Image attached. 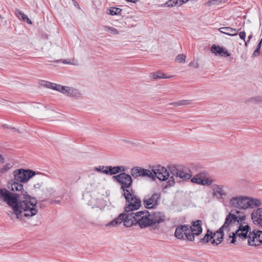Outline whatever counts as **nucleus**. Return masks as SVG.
Wrapping results in <instances>:
<instances>
[{
	"label": "nucleus",
	"instance_id": "nucleus-25",
	"mask_svg": "<svg viewBox=\"0 0 262 262\" xmlns=\"http://www.w3.org/2000/svg\"><path fill=\"white\" fill-rule=\"evenodd\" d=\"M123 216H124V213L120 214L117 218L115 219L114 220H113L110 223L106 224L105 225V227H108L110 226L115 227V226H117L118 225L121 224L123 222V221L124 219Z\"/></svg>",
	"mask_w": 262,
	"mask_h": 262
},
{
	"label": "nucleus",
	"instance_id": "nucleus-11",
	"mask_svg": "<svg viewBox=\"0 0 262 262\" xmlns=\"http://www.w3.org/2000/svg\"><path fill=\"white\" fill-rule=\"evenodd\" d=\"M248 244L254 247L262 244V231L254 230L250 232Z\"/></svg>",
	"mask_w": 262,
	"mask_h": 262
},
{
	"label": "nucleus",
	"instance_id": "nucleus-6",
	"mask_svg": "<svg viewBox=\"0 0 262 262\" xmlns=\"http://www.w3.org/2000/svg\"><path fill=\"white\" fill-rule=\"evenodd\" d=\"M161 194L160 192H154L144 196L143 204L146 209H156L160 204Z\"/></svg>",
	"mask_w": 262,
	"mask_h": 262
},
{
	"label": "nucleus",
	"instance_id": "nucleus-58",
	"mask_svg": "<svg viewBox=\"0 0 262 262\" xmlns=\"http://www.w3.org/2000/svg\"><path fill=\"white\" fill-rule=\"evenodd\" d=\"M60 61H61V60H56L55 62H59Z\"/></svg>",
	"mask_w": 262,
	"mask_h": 262
},
{
	"label": "nucleus",
	"instance_id": "nucleus-10",
	"mask_svg": "<svg viewBox=\"0 0 262 262\" xmlns=\"http://www.w3.org/2000/svg\"><path fill=\"white\" fill-rule=\"evenodd\" d=\"M151 172L152 176L154 177V179H151L153 181L156 180V178L161 181H165L170 178V172L167 169L161 165H158L156 167H154Z\"/></svg>",
	"mask_w": 262,
	"mask_h": 262
},
{
	"label": "nucleus",
	"instance_id": "nucleus-56",
	"mask_svg": "<svg viewBox=\"0 0 262 262\" xmlns=\"http://www.w3.org/2000/svg\"><path fill=\"white\" fill-rule=\"evenodd\" d=\"M248 42V41H245V46H246V47H247V42Z\"/></svg>",
	"mask_w": 262,
	"mask_h": 262
},
{
	"label": "nucleus",
	"instance_id": "nucleus-4",
	"mask_svg": "<svg viewBox=\"0 0 262 262\" xmlns=\"http://www.w3.org/2000/svg\"><path fill=\"white\" fill-rule=\"evenodd\" d=\"M36 175L34 170L31 169H18L14 171V180L10 181L8 183V188L11 187L13 183H16L22 186L23 189L24 185L20 183H26L33 176Z\"/></svg>",
	"mask_w": 262,
	"mask_h": 262
},
{
	"label": "nucleus",
	"instance_id": "nucleus-43",
	"mask_svg": "<svg viewBox=\"0 0 262 262\" xmlns=\"http://www.w3.org/2000/svg\"><path fill=\"white\" fill-rule=\"evenodd\" d=\"M237 221L238 222V225H239V224H242V222L243 221H244L246 219V216L245 215H242V216H237Z\"/></svg>",
	"mask_w": 262,
	"mask_h": 262
},
{
	"label": "nucleus",
	"instance_id": "nucleus-61",
	"mask_svg": "<svg viewBox=\"0 0 262 262\" xmlns=\"http://www.w3.org/2000/svg\"><path fill=\"white\" fill-rule=\"evenodd\" d=\"M127 2H130V0H126Z\"/></svg>",
	"mask_w": 262,
	"mask_h": 262
},
{
	"label": "nucleus",
	"instance_id": "nucleus-16",
	"mask_svg": "<svg viewBox=\"0 0 262 262\" xmlns=\"http://www.w3.org/2000/svg\"><path fill=\"white\" fill-rule=\"evenodd\" d=\"M105 170L103 171V173L107 175H114L126 171V167L123 166H106V167H103Z\"/></svg>",
	"mask_w": 262,
	"mask_h": 262
},
{
	"label": "nucleus",
	"instance_id": "nucleus-40",
	"mask_svg": "<svg viewBox=\"0 0 262 262\" xmlns=\"http://www.w3.org/2000/svg\"><path fill=\"white\" fill-rule=\"evenodd\" d=\"M185 58H186V56L185 55H184L183 54H180L177 56V57L176 58V60L177 62L181 63L183 61H185Z\"/></svg>",
	"mask_w": 262,
	"mask_h": 262
},
{
	"label": "nucleus",
	"instance_id": "nucleus-39",
	"mask_svg": "<svg viewBox=\"0 0 262 262\" xmlns=\"http://www.w3.org/2000/svg\"><path fill=\"white\" fill-rule=\"evenodd\" d=\"M222 1L223 0H208L206 3V5L209 6L211 5H217L221 3Z\"/></svg>",
	"mask_w": 262,
	"mask_h": 262
},
{
	"label": "nucleus",
	"instance_id": "nucleus-59",
	"mask_svg": "<svg viewBox=\"0 0 262 262\" xmlns=\"http://www.w3.org/2000/svg\"><path fill=\"white\" fill-rule=\"evenodd\" d=\"M34 180L35 183H38V181H36L35 180V178L34 179Z\"/></svg>",
	"mask_w": 262,
	"mask_h": 262
},
{
	"label": "nucleus",
	"instance_id": "nucleus-53",
	"mask_svg": "<svg viewBox=\"0 0 262 262\" xmlns=\"http://www.w3.org/2000/svg\"><path fill=\"white\" fill-rule=\"evenodd\" d=\"M10 128H11V129H13V130H16V131L18 132V133H20V132H19V130L18 129H16V128H15V127H10Z\"/></svg>",
	"mask_w": 262,
	"mask_h": 262
},
{
	"label": "nucleus",
	"instance_id": "nucleus-33",
	"mask_svg": "<svg viewBox=\"0 0 262 262\" xmlns=\"http://www.w3.org/2000/svg\"><path fill=\"white\" fill-rule=\"evenodd\" d=\"M150 77L152 79L168 78V77H166L164 73H162L159 72L151 73Z\"/></svg>",
	"mask_w": 262,
	"mask_h": 262
},
{
	"label": "nucleus",
	"instance_id": "nucleus-7",
	"mask_svg": "<svg viewBox=\"0 0 262 262\" xmlns=\"http://www.w3.org/2000/svg\"><path fill=\"white\" fill-rule=\"evenodd\" d=\"M132 175L122 172L120 174L113 176V178L121 185V189L124 192L126 190H129V188L133 184Z\"/></svg>",
	"mask_w": 262,
	"mask_h": 262
},
{
	"label": "nucleus",
	"instance_id": "nucleus-20",
	"mask_svg": "<svg viewBox=\"0 0 262 262\" xmlns=\"http://www.w3.org/2000/svg\"><path fill=\"white\" fill-rule=\"evenodd\" d=\"M202 221L200 220H196L192 222L191 228L192 229V231L196 236L200 235L203 231Z\"/></svg>",
	"mask_w": 262,
	"mask_h": 262
},
{
	"label": "nucleus",
	"instance_id": "nucleus-5",
	"mask_svg": "<svg viewBox=\"0 0 262 262\" xmlns=\"http://www.w3.org/2000/svg\"><path fill=\"white\" fill-rule=\"evenodd\" d=\"M168 169L171 174L167 182L169 187L174 185L175 183V179L174 177L177 179L179 178L182 181H187L189 180L191 177V174L184 171V170L180 168L177 165H170L168 167Z\"/></svg>",
	"mask_w": 262,
	"mask_h": 262
},
{
	"label": "nucleus",
	"instance_id": "nucleus-12",
	"mask_svg": "<svg viewBox=\"0 0 262 262\" xmlns=\"http://www.w3.org/2000/svg\"><path fill=\"white\" fill-rule=\"evenodd\" d=\"M130 174L134 178H137L139 177H147L151 179H154V177L152 176V173L150 170L140 167L136 166L133 167L130 170Z\"/></svg>",
	"mask_w": 262,
	"mask_h": 262
},
{
	"label": "nucleus",
	"instance_id": "nucleus-62",
	"mask_svg": "<svg viewBox=\"0 0 262 262\" xmlns=\"http://www.w3.org/2000/svg\"><path fill=\"white\" fill-rule=\"evenodd\" d=\"M49 43L50 44V46L52 45L51 42H49Z\"/></svg>",
	"mask_w": 262,
	"mask_h": 262
},
{
	"label": "nucleus",
	"instance_id": "nucleus-1",
	"mask_svg": "<svg viewBox=\"0 0 262 262\" xmlns=\"http://www.w3.org/2000/svg\"><path fill=\"white\" fill-rule=\"evenodd\" d=\"M9 189L14 192L6 188L0 189V199L12 209L7 212L11 219L15 215L17 219L21 220L23 216L29 218L37 214L36 199L29 195L21 185L13 183Z\"/></svg>",
	"mask_w": 262,
	"mask_h": 262
},
{
	"label": "nucleus",
	"instance_id": "nucleus-51",
	"mask_svg": "<svg viewBox=\"0 0 262 262\" xmlns=\"http://www.w3.org/2000/svg\"><path fill=\"white\" fill-rule=\"evenodd\" d=\"M3 127H4V128H10L7 124H4L3 125Z\"/></svg>",
	"mask_w": 262,
	"mask_h": 262
},
{
	"label": "nucleus",
	"instance_id": "nucleus-14",
	"mask_svg": "<svg viewBox=\"0 0 262 262\" xmlns=\"http://www.w3.org/2000/svg\"><path fill=\"white\" fill-rule=\"evenodd\" d=\"M59 92L66 96L75 98H79L82 96L81 93L78 89L72 86L61 85Z\"/></svg>",
	"mask_w": 262,
	"mask_h": 262
},
{
	"label": "nucleus",
	"instance_id": "nucleus-57",
	"mask_svg": "<svg viewBox=\"0 0 262 262\" xmlns=\"http://www.w3.org/2000/svg\"><path fill=\"white\" fill-rule=\"evenodd\" d=\"M195 68H197L198 67V64H196L195 66H194Z\"/></svg>",
	"mask_w": 262,
	"mask_h": 262
},
{
	"label": "nucleus",
	"instance_id": "nucleus-32",
	"mask_svg": "<svg viewBox=\"0 0 262 262\" xmlns=\"http://www.w3.org/2000/svg\"><path fill=\"white\" fill-rule=\"evenodd\" d=\"M214 180L211 178L203 177L202 181L201 182L202 185L210 186L214 182Z\"/></svg>",
	"mask_w": 262,
	"mask_h": 262
},
{
	"label": "nucleus",
	"instance_id": "nucleus-63",
	"mask_svg": "<svg viewBox=\"0 0 262 262\" xmlns=\"http://www.w3.org/2000/svg\"><path fill=\"white\" fill-rule=\"evenodd\" d=\"M236 213L238 214L239 213V211H236Z\"/></svg>",
	"mask_w": 262,
	"mask_h": 262
},
{
	"label": "nucleus",
	"instance_id": "nucleus-22",
	"mask_svg": "<svg viewBox=\"0 0 262 262\" xmlns=\"http://www.w3.org/2000/svg\"><path fill=\"white\" fill-rule=\"evenodd\" d=\"M187 227L184 229V236L186 237V239L189 241H193L194 240L195 235L192 231V229L191 228V226L186 225Z\"/></svg>",
	"mask_w": 262,
	"mask_h": 262
},
{
	"label": "nucleus",
	"instance_id": "nucleus-3",
	"mask_svg": "<svg viewBox=\"0 0 262 262\" xmlns=\"http://www.w3.org/2000/svg\"><path fill=\"white\" fill-rule=\"evenodd\" d=\"M125 198L127 205L125 207V212H133L134 210L139 209L141 206V200L140 197L135 194L133 189L126 190L122 194Z\"/></svg>",
	"mask_w": 262,
	"mask_h": 262
},
{
	"label": "nucleus",
	"instance_id": "nucleus-8",
	"mask_svg": "<svg viewBox=\"0 0 262 262\" xmlns=\"http://www.w3.org/2000/svg\"><path fill=\"white\" fill-rule=\"evenodd\" d=\"M123 223L124 225L126 227H130L133 225L138 224L140 227L142 220L141 214H139V211L137 212H129L124 213Z\"/></svg>",
	"mask_w": 262,
	"mask_h": 262
},
{
	"label": "nucleus",
	"instance_id": "nucleus-35",
	"mask_svg": "<svg viewBox=\"0 0 262 262\" xmlns=\"http://www.w3.org/2000/svg\"><path fill=\"white\" fill-rule=\"evenodd\" d=\"M122 10L118 8L112 7L110 9L109 14L111 15H121Z\"/></svg>",
	"mask_w": 262,
	"mask_h": 262
},
{
	"label": "nucleus",
	"instance_id": "nucleus-46",
	"mask_svg": "<svg viewBox=\"0 0 262 262\" xmlns=\"http://www.w3.org/2000/svg\"><path fill=\"white\" fill-rule=\"evenodd\" d=\"M239 37L245 41L246 33L244 31L241 32L239 33Z\"/></svg>",
	"mask_w": 262,
	"mask_h": 262
},
{
	"label": "nucleus",
	"instance_id": "nucleus-37",
	"mask_svg": "<svg viewBox=\"0 0 262 262\" xmlns=\"http://www.w3.org/2000/svg\"><path fill=\"white\" fill-rule=\"evenodd\" d=\"M261 43H262V39H260L259 42L257 45L256 48L253 53V56H257L259 55L260 48H261Z\"/></svg>",
	"mask_w": 262,
	"mask_h": 262
},
{
	"label": "nucleus",
	"instance_id": "nucleus-24",
	"mask_svg": "<svg viewBox=\"0 0 262 262\" xmlns=\"http://www.w3.org/2000/svg\"><path fill=\"white\" fill-rule=\"evenodd\" d=\"M213 233L210 229H207L206 233L204 237L200 239L199 243L207 244L210 241H212L214 238Z\"/></svg>",
	"mask_w": 262,
	"mask_h": 262
},
{
	"label": "nucleus",
	"instance_id": "nucleus-47",
	"mask_svg": "<svg viewBox=\"0 0 262 262\" xmlns=\"http://www.w3.org/2000/svg\"><path fill=\"white\" fill-rule=\"evenodd\" d=\"M0 162L2 163H4L5 162V159L3 157V155L0 154Z\"/></svg>",
	"mask_w": 262,
	"mask_h": 262
},
{
	"label": "nucleus",
	"instance_id": "nucleus-42",
	"mask_svg": "<svg viewBox=\"0 0 262 262\" xmlns=\"http://www.w3.org/2000/svg\"><path fill=\"white\" fill-rule=\"evenodd\" d=\"M179 106L181 105H186L190 104V102L188 100H182L178 101Z\"/></svg>",
	"mask_w": 262,
	"mask_h": 262
},
{
	"label": "nucleus",
	"instance_id": "nucleus-36",
	"mask_svg": "<svg viewBox=\"0 0 262 262\" xmlns=\"http://www.w3.org/2000/svg\"><path fill=\"white\" fill-rule=\"evenodd\" d=\"M103 28L104 29H107L110 32V33L116 35V34H119L118 31L116 28H115L114 27L104 26Z\"/></svg>",
	"mask_w": 262,
	"mask_h": 262
},
{
	"label": "nucleus",
	"instance_id": "nucleus-2",
	"mask_svg": "<svg viewBox=\"0 0 262 262\" xmlns=\"http://www.w3.org/2000/svg\"><path fill=\"white\" fill-rule=\"evenodd\" d=\"M142 220L140 224L141 228L150 227V230L153 231L159 228V224L165 220V214L160 211L149 213L147 210L140 211Z\"/></svg>",
	"mask_w": 262,
	"mask_h": 262
},
{
	"label": "nucleus",
	"instance_id": "nucleus-41",
	"mask_svg": "<svg viewBox=\"0 0 262 262\" xmlns=\"http://www.w3.org/2000/svg\"><path fill=\"white\" fill-rule=\"evenodd\" d=\"M11 164L7 163L4 167L0 169V172L5 173L11 168Z\"/></svg>",
	"mask_w": 262,
	"mask_h": 262
},
{
	"label": "nucleus",
	"instance_id": "nucleus-9",
	"mask_svg": "<svg viewBox=\"0 0 262 262\" xmlns=\"http://www.w3.org/2000/svg\"><path fill=\"white\" fill-rule=\"evenodd\" d=\"M229 203L232 207L239 209H246L249 207L248 196L239 195L233 197Z\"/></svg>",
	"mask_w": 262,
	"mask_h": 262
},
{
	"label": "nucleus",
	"instance_id": "nucleus-50",
	"mask_svg": "<svg viewBox=\"0 0 262 262\" xmlns=\"http://www.w3.org/2000/svg\"><path fill=\"white\" fill-rule=\"evenodd\" d=\"M62 62L64 64H71V63L70 61H68V60H67V59L63 60Z\"/></svg>",
	"mask_w": 262,
	"mask_h": 262
},
{
	"label": "nucleus",
	"instance_id": "nucleus-26",
	"mask_svg": "<svg viewBox=\"0 0 262 262\" xmlns=\"http://www.w3.org/2000/svg\"><path fill=\"white\" fill-rule=\"evenodd\" d=\"M187 227L186 225H180L176 227L174 235L179 239H184V229Z\"/></svg>",
	"mask_w": 262,
	"mask_h": 262
},
{
	"label": "nucleus",
	"instance_id": "nucleus-48",
	"mask_svg": "<svg viewBox=\"0 0 262 262\" xmlns=\"http://www.w3.org/2000/svg\"><path fill=\"white\" fill-rule=\"evenodd\" d=\"M169 104L173 105V106H179L178 101L170 103H169Z\"/></svg>",
	"mask_w": 262,
	"mask_h": 262
},
{
	"label": "nucleus",
	"instance_id": "nucleus-15",
	"mask_svg": "<svg viewBox=\"0 0 262 262\" xmlns=\"http://www.w3.org/2000/svg\"><path fill=\"white\" fill-rule=\"evenodd\" d=\"M236 231L237 236L243 239H249L250 232H251L249 225L248 224L244 225L242 224L238 226L237 229Z\"/></svg>",
	"mask_w": 262,
	"mask_h": 262
},
{
	"label": "nucleus",
	"instance_id": "nucleus-44",
	"mask_svg": "<svg viewBox=\"0 0 262 262\" xmlns=\"http://www.w3.org/2000/svg\"><path fill=\"white\" fill-rule=\"evenodd\" d=\"M103 167H106L105 166H99L98 167H96L95 168V170L98 172H101L103 173V171L105 170V168H102Z\"/></svg>",
	"mask_w": 262,
	"mask_h": 262
},
{
	"label": "nucleus",
	"instance_id": "nucleus-29",
	"mask_svg": "<svg viewBox=\"0 0 262 262\" xmlns=\"http://www.w3.org/2000/svg\"><path fill=\"white\" fill-rule=\"evenodd\" d=\"M248 202L250 208L258 207L261 206V202L259 199L248 197Z\"/></svg>",
	"mask_w": 262,
	"mask_h": 262
},
{
	"label": "nucleus",
	"instance_id": "nucleus-34",
	"mask_svg": "<svg viewBox=\"0 0 262 262\" xmlns=\"http://www.w3.org/2000/svg\"><path fill=\"white\" fill-rule=\"evenodd\" d=\"M203 176L201 174H197L193 178L191 179V182L193 183H196L198 184H202L201 182L202 181Z\"/></svg>",
	"mask_w": 262,
	"mask_h": 262
},
{
	"label": "nucleus",
	"instance_id": "nucleus-55",
	"mask_svg": "<svg viewBox=\"0 0 262 262\" xmlns=\"http://www.w3.org/2000/svg\"><path fill=\"white\" fill-rule=\"evenodd\" d=\"M50 190H51V193H50V194H52V193H53L55 192V190H54L52 188H50Z\"/></svg>",
	"mask_w": 262,
	"mask_h": 262
},
{
	"label": "nucleus",
	"instance_id": "nucleus-13",
	"mask_svg": "<svg viewBox=\"0 0 262 262\" xmlns=\"http://www.w3.org/2000/svg\"><path fill=\"white\" fill-rule=\"evenodd\" d=\"M237 215L230 212L226 217L224 224L221 226V228L225 231H229L231 227L234 225H238Z\"/></svg>",
	"mask_w": 262,
	"mask_h": 262
},
{
	"label": "nucleus",
	"instance_id": "nucleus-27",
	"mask_svg": "<svg viewBox=\"0 0 262 262\" xmlns=\"http://www.w3.org/2000/svg\"><path fill=\"white\" fill-rule=\"evenodd\" d=\"M15 14L19 19H21L23 21L29 24H31V20L28 18V17L23 13L20 10L16 9Z\"/></svg>",
	"mask_w": 262,
	"mask_h": 262
},
{
	"label": "nucleus",
	"instance_id": "nucleus-21",
	"mask_svg": "<svg viewBox=\"0 0 262 262\" xmlns=\"http://www.w3.org/2000/svg\"><path fill=\"white\" fill-rule=\"evenodd\" d=\"M211 50L213 53L215 55L218 54L222 56L228 57L230 55L227 50H225L223 47L213 45L211 48Z\"/></svg>",
	"mask_w": 262,
	"mask_h": 262
},
{
	"label": "nucleus",
	"instance_id": "nucleus-54",
	"mask_svg": "<svg viewBox=\"0 0 262 262\" xmlns=\"http://www.w3.org/2000/svg\"><path fill=\"white\" fill-rule=\"evenodd\" d=\"M53 202L57 203V204H59L60 203V201H59V200H55V201H53L52 203H53Z\"/></svg>",
	"mask_w": 262,
	"mask_h": 262
},
{
	"label": "nucleus",
	"instance_id": "nucleus-30",
	"mask_svg": "<svg viewBox=\"0 0 262 262\" xmlns=\"http://www.w3.org/2000/svg\"><path fill=\"white\" fill-rule=\"evenodd\" d=\"M45 86L48 88L60 92L61 85L46 81Z\"/></svg>",
	"mask_w": 262,
	"mask_h": 262
},
{
	"label": "nucleus",
	"instance_id": "nucleus-18",
	"mask_svg": "<svg viewBox=\"0 0 262 262\" xmlns=\"http://www.w3.org/2000/svg\"><path fill=\"white\" fill-rule=\"evenodd\" d=\"M251 216L253 223L262 228V208L253 210Z\"/></svg>",
	"mask_w": 262,
	"mask_h": 262
},
{
	"label": "nucleus",
	"instance_id": "nucleus-31",
	"mask_svg": "<svg viewBox=\"0 0 262 262\" xmlns=\"http://www.w3.org/2000/svg\"><path fill=\"white\" fill-rule=\"evenodd\" d=\"M179 2V0H169L166 3V5L169 8H172L174 6H180L182 5V3Z\"/></svg>",
	"mask_w": 262,
	"mask_h": 262
},
{
	"label": "nucleus",
	"instance_id": "nucleus-17",
	"mask_svg": "<svg viewBox=\"0 0 262 262\" xmlns=\"http://www.w3.org/2000/svg\"><path fill=\"white\" fill-rule=\"evenodd\" d=\"M224 185L214 184L212 186L213 196H215L218 200H223L227 195L226 192L223 190Z\"/></svg>",
	"mask_w": 262,
	"mask_h": 262
},
{
	"label": "nucleus",
	"instance_id": "nucleus-45",
	"mask_svg": "<svg viewBox=\"0 0 262 262\" xmlns=\"http://www.w3.org/2000/svg\"><path fill=\"white\" fill-rule=\"evenodd\" d=\"M252 100L257 102L262 103V96L255 97L252 98Z\"/></svg>",
	"mask_w": 262,
	"mask_h": 262
},
{
	"label": "nucleus",
	"instance_id": "nucleus-52",
	"mask_svg": "<svg viewBox=\"0 0 262 262\" xmlns=\"http://www.w3.org/2000/svg\"><path fill=\"white\" fill-rule=\"evenodd\" d=\"M252 38V34L249 35L248 37V39L247 41H249Z\"/></svg>",
	"mask_w": 262,
	"mask_h": 262
},
{
	"label": "nucleus",
	"instance_id": "nucleus-23",
	"mask_svg": "<svg viewBox=\"0 0 262 262\" xmlns=\"http://www.w3.org/2000/svg\"><path fill=\"white\" fill-rule=\"evenodd\" d=\"M219 30L221 33L230 36H236L238 34V30L237 29L229 27H222Z\"/></svg>",
	"mask_w": 262,
	"mask_h": 262
},
{
	"label": "nucleus",
	"instance_id": "nucleus-19",
	"mask_svg": "<svg viewBox=\"0 0 262 262\" xmlns=\"http://www.w3.org/2000/svg\"><path fill=\"white\" fill-rule=\"evenodd\" d=\"M224 230L220 228L218 230L213 233V236H214V238L211 241L212 244L217 246L222 242L224 236Z\"/></svg>",
	"mask_w": 262,
	"mask_h": 262
},
{
	"label": "nucleus",
	"instance_id": "nucleus-49",
	"mask_svg": "<svg viewBox=\"0 0 262 262\" xmlns=\"http://www.w3.org/2000/svg\"><path fill=\"white\" fill-rule=\"evenodd\" d=\"M188 0H179V2H181L180 4L182 3V5L183 4H184V3H186L187 2H188Z\"/></svg>",
	"mask_w": 262,
	"mask_h": 262
},
{
	"label": "nucleus",
	"instance_id": "nucleus-60",
	"mask_svg": "<svg viewBox=\"0 0 262 262\" xmlns=\"http://www.w3.org/2000/svg\"><path fill=\"white\" fill-rule=\"evenodd\" d=\"M192 64H193L192 62H190V64H189V66H192Z\"/></svg>",
	"mask_w": 262,
	"mask_h": 262
},
{
	"label": "nucleus",
	"instance_id": "nucleus-38",
	"mask_svg": "<svg viewBox=\"0 0 262 262\" xmlns=\"http://www.w3.org/2000/svg\"><path fill=\"white\" fill-rule=\"evenodd\" d=\"M237 237L238 236L237 235H236V231L232 232L231 234H229V238H232L230 243L235 244V242H236V239Z\"/></svg>",
	"mask_w": 262,
	"mask_h": 262
},
{
	"label": "nucleus",
	"instance_id": "nucleus-28",
	"mask_svg": "<svg viewBox=\"0 0 262 262\" xmlns=\"http://www.w3.org/2000/svg\"><path fill=\"white\" fill-rule=\"evenodd\" d=\"M44 177V175L40 173H37L36 176H35V180L36 181H38V183H36L34 184L33 187L35 189H39L40 188L41 186L43 184Z\"/></svg>",
	"mask_w": 262,
	"mask_h": 262
}]
</instances>
